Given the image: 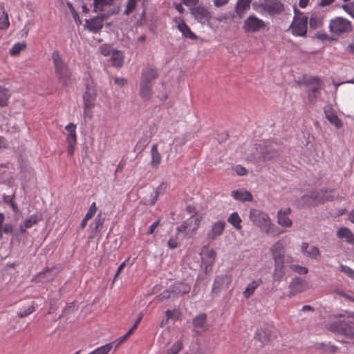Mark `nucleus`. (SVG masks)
<instances>
[{
  "label": "nucleus",
  "mask_w": 354,
  "mask_h": 354,
  "mask_svg": "<svg viewBox=\"0 0 354 354\" xmlns=\"http://www.w3.org/2000/svg\"><path fill=\"white\" fill-rule=\"evenodd\" d=\"M52 59L54 64L55 72L58 76L59 82L64 86H66L69 84L71 75L67 64L58 51L53 53Z\"/></svg>",
  "instance_id": "nucleus-1"
},
{
  "label": "nucleus",
  "mask_w": 354,
  "mask_h": 354,
  "mask_svg": "<svg viewBox=\"0 0 354 354\" xmlns=\"http://www.w3.org/2000/svg\"><path fill=\"white\" fill-rule=\"evenodd\" d=\"M252 8L257 12L270 15H279L284 10V6L280 0H259L252 3Z\"/></svg>",
  "instance_id": "nucleus-2"
},
{
  "label": "nucleus",
  "mask_w": 354,
  "mask_h": 354,
  "mask_svg": "<svg viewBox=\"0 0 354 354\" xmlns=\"http://www.w3.org/2000/svg\"><path fill=\"white\" fill-rule=\"evenodd\" d=\"M250 219L254 225L258 226L261 231L267 234H274V224L266 213L256 209H251Z\"/></svg>",
  "instance_id": "nucleus-3"
},
{
  "label": "nucleus",
  "mask_w": 354,
  "mask_h": 354,
  "mask_svg": "<svg viewBox=\"0 0 354 354\" xmlns=\"http://www.w3.org/2000/svg\"><path fill=\"white\" fill-rule=\"evenodd\" d=\"M295 15L290 26L292 34L295 36L305 37L307 33L308 17L295 9Z\"/></svg>",
  "instance_id": "nucleus-4"
},
{
  "label": "nucleus",
  "mask_w": 354,
  "mask_h": 354,
  "mask_svg": "<svg viewBox=\"0 0 354 354\" xmlns=\"http://www.w3.org/2000/svg\"><path fill=\"white\" fill-rule=\"evenodd\" d=\"M255 149L263 161L277 160L280 157L279 151L273 145L257 144Z\"/></svg>",
  "instance_id": "nucleus-5"
},
{
  "label": "nucleus",
  "mask_w": 354,
  "mask_h": 354,
  "mask_svg": "<svg viewBox=\"0 0 354 354\" xmlns=\"http://www.w3.org/2000/svg\"><path fill=\"white\" fill-rule=\"evenodd\" d=\"M337 196L335 189H319L312 192L309 195L305 196V197L313 200L311 204L317 205L318 203L333 201L337 198Z\"/></svg>",
  "instance_id": "nucleus-6"
},
{
  "label": "nucleus",
  "mask_w": 354,
  "mask_h": 354,
  "mask_svg": "<svg viewBox=\"0 0 354 354\" xmlns=\"http://www.w3.org/2000/svg\"><path fill=\"white\" fill-rule=\"evenodd\" d=\"M329 28L331 32L339 35L351 32L352 25L348 20L343 17H337L330 21Z\"/></svg>",
  "instance_id": "nucleus-7"
},
{
  "label": "nucleus",
  "mask_w": 354,
  "mask_h": 354,
  "mask_svg": "<svg viewBox=\"0 0 354 354\" xmlns=\"http://www.w3.org/2000/svg\"><path fill=\"white\" fill-rule=\"evenodd\" d=\"M265 26L266 24L262 19L255 15H250L244 21L243 28L245 32H255Z\"/></svg>",
  "instance_id": "nucleus-8"
},
{
  "label": "nucleus",
  "mask_w": 354,
  "mask_h": 354,
  "mask_svg": "<svg viewBox=\"0 0 354 354\" xmlns=\"http://www.w3.org/2000/svg\"><path fill=\"white\" fill-rule=\"evenodd\" d=\"M190 11L194 19L202 24L209 21L212 17L211 13L207 8L203 6L194 7L191 8Z\"/></svg>",
  "instance_id": "nucleus-9"
},
{
  "label": "nucleus",
  "mask_w": 354,
  "mask_h": 354,
  "mask_svg": "<svg viewBox=\"0 0 354 354\" xmlns=\"http://www.w3.org/2000/svg\"><path fill=\"white\" fill-rule=\"evenodd\" d=\"M75 125L73 123L68 124L65 129L68 131L67 142L68 149L67 151L70 156H73L75 151V147L77 143V136L75 132Z\"/></svg>",
  "instance_id": "nucleus-10"
},
{
  "label": "nucleus",
  "mask_w": 354,
  "mask_h": 354,
  "mask_svg": "<svg viewBox=\"0 0 354 354\" xmlns=\"http://www.w3.org/2000/svg\"><path fill=\"white\" fill-rule=\"evenodd\" d=\"M97 96L95 86L92 82L86 84V91L84 95V103L86 108H93L94 102Z\"/></svg>",
  "instance_id": "nucleus-11"
},
{
  "label": "nucleus",
  "mask_w": 354,
  "mask_h": 354,
  "mask_svg": "<svg viewBox=\"0 0 354 354\" xmlns=\"http://www.w3.org/2000/svg\"><path fill=\"white\" fill-rule=\"evenodd\" d=\"M231 282L232 276L230 275L224 274L216 277L213 284L212 292H219L221 290L227 288Z\"/></svg>",
  "instance_id": "nucleus-12"
},
{
  "label": "nucleus",
  "mask_w": 354,
  "mask_h": 354,
  "mask_svg": "<svg viewBox=\"0 0 354 354\" xmlns=\"http://www.w3.org/2000/svg\"><path fill=\"white\" fill-rule=\"evenodd\" d=\"M57 276V272L55 269L47 268L44 271L39 272L33 279L32 281L37 283H46L53 280Z\"/></svg>",
  "instance_id": "nucleus-13"
},
{
  "label": "nucleus",
  "mask_w": 354,
  "mask_h": 354,
  "mask_svg": "<svg viewBox=\"0 0 354 354\" xmlns=\"http://www.w3.org/2000/svg\"><path fill=\"white\" fill-rule=\"evenodd\" d=\"M291 213L290 208L288 207L285 209H279L277 212V223L279 225L285 227H290L292 222L289 218Z\"/></svg>",
  "instance_id": "nucleus-14"
},
{
  "label": "nucleus",
  "mask_w": 354,
  "mask_h": 354,
  "mask_svg": "<svg viewBox=\"0 0 354 354\" xmlns=\"http://www.w3.org/2000/svg\"><path fill=\"white\" fill-rule=\"evenodd\" d=\"M307 288L306 283L304 279L300 277H295L292 279L290 284V297L295 295L303 292Z\"/></svg>",
  "instance_id": "nucleus-15"
},
{
  "label": "nucleus",
  "mask_w": 354,
  "mask_h": 354,
  "mask_svg": "<svg viewBox=\"0 0 354 354\" xmlns=\"http://www.w3.org/2000/svg\"><path fill=\"white\" fill-rule=\"evenodd\" d=\"M346 324L345 321H334L328 323L326 328L333 333L344 335Z\"/></svg>",
  "instance_id": "nucleus-16"
},
{
  "label": "nucleus",
  "mask_w": 354,
  "mask_h": 354,
  "mask_svg": "<svg viewBox=\"0 0 354 354\" xmlns=\"http://www.w3.org/2000/svg\"><path fill=\"white\" fill-rule=\"evenodd\" d=\"M225 227L224 221H218L214 223L211 230L207 234V237L209 240H214L217 236L222 234Z\"/></svg>",
  "instance_id": "nucleus-17"
},
{
  "label": "nucleus",
  "mask_w": 354,
  "mask_h": 354,
  "mask_svg": "<svg viewBox=\"0 0 354 354\" xmlns=\"http://www.w3.org/2000/svg\"><path fill=\"white\" fill-rule=\"evenodd\" d=\"M35 310L34 306L29 302H21L17 305V315L19 318H24L31 314Z\"/></svg>",
  "instance_id": "nucleus-18"
},
{
  "label": "nucleus",
  "mask_w": 354,
  "mask_h": 354,
  "mask_svg": "<svg viewBox=\"0 0 354 354\" xmlns=\"http://www.w3.org/2000/svg\"><path fill=\"white\" fill-rule=\"evenodd\" d=\"M41 220V216L37 214L32 215L29 218L26 219L19 225L20 234H23L26 233L27 229L32 227L35 225H37L38 222Z\"/></svg>",
  "instance_id": "nucleus-19"
},
{
  "label": "nucleus",
  "mask_w": 354,
  "mask_h": 354,
  "mask_svg": "<svg viewBox=\"0 0 354 354\" xmlns=\"http://www.w3.org/2000/svg\"><path fill=\"white\" fill-rule=\"evenodd\" d=\"M104 221L105 217L101 212H100L95 218L94 223L93 224L91 237L95 238L98 235L103 227Z\"/></svg>",
  "instance_id": "nucleus-20"
},
{
  "label": "nucleus",
  "mask_w": 354,
  "mask_h": 354,
  "mask_svg": "<svg viewBox=\"0 0 354 354\" xmlns=\"http://www.w3.org/2000/svg\"><path fill=\"white\" fill-rule=\"evenodd\" d=\"M272 253L275 261V265H283L284 252L281 244L279 243H276L272 249Z\"/></svg>",
  "instance_id": "nucleus-21"
},
{
  "label": "nucleus",
  "mask_w": 354,
  "mask_h": 354,
  "mask_svg": "<svg viewBox=\"0 0 354 354\" xmlns=\"http://www.w3.org/2000/svg\"><path fill=\"white\" fill-rule=\"evenodd\" d=\"M252 0H238L236 7V14L240 19L243 18L246 11L250 9Z\"/></svg>",
  "instance_id": "nucleus-22"
},
{
  "label": "nucleus",
  "mask_w": 354,
  "mask_h": 354,
  "mask_svg": "<svg viewBox=\"0 0 354 354\" xmlns=\"http://www.w3.org/2000/svg\"><path fill=\"white\" fill-rule=\"evenodd\" d=\"M104 18V16H100L96 17L90 21H87L86 24L88 28L94 32L100 31L103 27Z\"/></svg>",
  "instance_id": "nucleus-23"
},
{
  "label": "nucleus",
  "mask_w": 354,
  "mask_h": 354,
  "mask_svg": "<svg viewBox=\"0 0 354 354\" xmlns=\"http://www.w3.org/2000/svg\"><path fill=\"white\" fill-rule=\"evenodd\" d=\"M231 195L234 199L242 202L252 201L253 199L252 194L243 189L234 190Z\"/></svg>",
  "instance_id": "nucleus-24"
},
{
  "label": "nucleus",
  "mask_w": 354,
  "mask_h": 354,
  "mask_svg": "<svg viewBox=\"0 0 354 354\" xmlns=\"http://www.w3.org/2000/svg\"><path fill=\"white\" fill-rule=\"evenodd\" d=\"M308 246H309V245L307 243H302V245H301L302 253L310 259H316L320 254L319 248L316 246H312L308 250Z\"/></svg>",
  "instance_id": "nucleus-25"
},
{
  "label": "nucleus",
  "mask_w": 354,
  "mask_h": 354,
  "mask_svg": "<svg viewBox=\"0 0 354 354\" xmlns=\"http://www.w3.org/2000/svg\"><path fill=\"white\" fill-rule=\"evenodd\" d=\"M271 330L268 328H261L257 330L255 339L261 343H266L270 340Z\"/></svg>",
  "instance_id": "nucleus-26"
},
{
  "label": "nucleus",
  "mask_w": 354,
  "mask_h": 354,
  "mask_svg": "<svg viewBox=\"0 0 354 354\" xmlns=\"http://www.w3.org/2000/svg\"><path fill=\"white\" fill-rule=\"evenodd\" d=\"M158 77V73L156 69L154 68H145L143 70L142 74V80L141 82L147 83V84H151V82L157 78Z\"/></svg>",
  "instance_id": "nucleus-27"
},
{
  "label": "nucleus",
  "mask_w": 354,
  "mask_h": 354,
  "mask_svg": "<svg viewBox=\"0 0 354 354\" xmlns=\"http://www.w3.org/2000/svg\"><path fill=\"white\" fill-rule=\"evenodd\" d=\"M140 95L145 100H149L152 95V84L140 82Z\"/></svg>",
  "instance_id": "nucleus-28"
},
{
  "label": "nucleus",
  "mask_w": 354,
  "mask_h": 354,
  "mask_svg": "<svg viewBox=\"0 0 354 354\" xmlns=\"http://www.w3.org/2000/svg\"><path fill=\"white\" fill-rule=\"evenodd\" d=\"M170 287L171 288V292H173L172 299L179 295L188 293L190 290V288L183 283H176Z\"/></svg>",
  "instance_id": "nucleus-29"
},
{
  "label": "nucleus",
  "mask_w": 354,
  "mask_h": 354,
  "mask_svg": "<svg viewBox=\"0 0 354 354\" xmlns=\"http://www.w3.org/2000/svg\"><path fill=\"white\" fill-rule=\"evenodd\" d=\"M178 28L185 37L191 39H197V36L191 30L189 27L185 23L184 21L180 19V21L178 24Z\"/></svg>",
  "instance_id": "nucleus-30"
},
{
  "label": "nucleus",
  "mask_w": 354,
  "mask_h": 354,
  "mask_svg": "<svg viewBox=\"0 0 354 354\" xmlns=\"http://www.w3.org/2000/svg\"><path fill=\"white\" fill-rule=\"evenodd\" d=\"M151 165L153 167H157L161 162V155L158 150V145H153L151 149Z\"/></svg>",
  "instance_id": "nucleus-31"
},
{
  "label": "nucleus",
  "mask_w": 354,
  "mask_h": 354,
  "mask_svg": "<svg viewBox=\"0 0 354 354\" xmlns=\"http://www.w3.org/2000/svg\"><path fill=\"white\" fill-rule=\"evenodd\" d=\"M323 86H324V84L317 85V86L312 87L309 90H308V91H307L308 99L310 103H312V104L315 103L317 98L318 97V96L319 95V92H320L321 89L322 88Z\"/></svg>",
  "instance_id": "nucleus-32"
},
{
  "label": "nucleus",
  "mask_w": 354,
  "mask_h": 354,
  "mask_svg": "<svg viewBox=\"0 0 354 354\" xmlns=\"http://www.w3.org/2000/svg\"><path fill=\"white\" fill-rule=\"evenodd\" d=\"M337 235L339 238H345L346 241L350 244L354 243V235L351 231L346 227L339 229Z\"/></svg>",
  "instance_id": "nucleus-33"
},
{
  "label": "nucleus",
  "mask_w": 354,
  "mask_h": 354,
  "mask_svg": "<svg viewBox=\"0 0 354 354\" xmlns=\"http://www.w3.org/2000/svg\"><path fill=\"white\" fill-rule=\"evenodd\" d=\"M262 283V280L261 279L258 280H255L250 283L246 287L245 291L243 292V296L245 298H249L251 295H253L255 290Z\"/></svg>",
  "instance_id": "nucleus-34"
},
{
  "label": "nucleus",
  "mask_w": 354,
  "mask_h": 354,
  "mask_svg": "<svg viewBox=\"0 0 354 354\" xmlns=\"http://www.w3.org/2000/svg\"><path fill=\"white\" fill-rule=\"evenodd\" d=\"M207 315L205 313H201L197 315L195 318L193 319L192 324L196 328H201L203 330H206L207 327L206 324Z\"/></svg>",
  "instance_id": "nucleus-35"
},
{
  "label": "nucleus",
  "mask_w": 354,
  "mask_h": 354,
  "mask_svg": "<svg viewBox=\"0 0 354 354\" xmlns=\"http://www.w3.org/2000/svg\"><path fill=\"white\" fill-rule=\"evenodd\" d=\"M9 90L2 86H0V106L3 107L8 105V100L10 97Z\"/></svg>",
  "instance_id": "nucleus-36"
},
{
  "label": "nucleus",
  "mask_w": 354,
  "mask_h": 354,
  "mask_svg": "<svg viewBox=\"0 0 354 354\" xmlns=\"http://www.w3.org/2000/svg\"><path fill=\"white\" fill-rule=\"evenodd\" d=\"M139 5H140L142 7L144 6L143 0H129L126 10H124V14L129 15L133 10H135Z\"/></svg>",
  "instance_id": "nucleus-37"
},
{
  "label": "nucleus",
  "mask_w": 354,
  "mask_h": 354,
  "mask_svg": "<svg viewBox=\"0 0 354 354\" xmlns=\"http://www.w3.org/2000/svg\"><path fill=\"white\" fill-rule=\"evenodd\" d=\"M110 59L114 66L120 67L122 65L124 57L120 52L113 51Z\"/></svg>",
  "instance_id": "nucleus-38"
},
{
  "label": "nucleus",
  "mask_w": 354,
  "mask_h": 354,
  "mask_svg": "<svg viewBox=\"0 0 354 354\" xmlns=\"http://www.w3.org/2000/svg\"><path fill=\"white\" fill-rule=\"evenodd\" d=\"M325 114L328 121L334 124L335 127L339 129L342 127V124L338 117L330 111H325Z\"/></svg>",
  "instance_id": "nucleus-39"
},
{
  "label": "nucleus",
  "mask_w": 354,
  "mask_h": 354,
  "mask_svg": "<svg viewBox=\"0 0 354 354\" xmlns=\"http://www.w3.org/2000/svg\"><path fill=\"white\" fill-rule=\"evenodd\" d=\"M167 188V184L165 183H162L157 188L155 192V195L151 198L150 201V205H153L156 203L158 200V196L160 194H162L165 192Z\"/></svg>",
  "instance_id": "nucleus-40"
},
{
  "label": "nucleus",
  "mask_w": 354,
  "mask_h": 354,
  "mask_svg": "<svg viewBox=\"0 0 354 354\" xmlns=\"http://www.w3.org/2000/svg\"><path fill=\"white\" fill-rule=\"evenodd\" d=\"M162 142H167L171 146L174 142L173 138V132L169 130L164 131L162 133V138L160 139Z\"/></svg>",
  "instance_id": "nucleus-41"
},
{
  "label": "nucleus",
  "mask_w": 354,
  "mask_h": 354,
  "mask_svg": "<svg viewBox=\"0 0 354 354\" xmlns=\"http://www.w3.org/2000/svg\"><path fill=\"white\" fill-rule=\"evenodd\" d=\"M3 10V16L0 17V29L5 30L9 27L10 22L8 13L4 10V6H1Z\"/></svg>",
  "instance_id": "nucleus-42"
},
{
  "label": "nucleus",
  "mask_w": 354,
  "mask_h": 354,
  "mask_svg": "<svg viewBox=\"0 0 354 354\" xmlns=\"http://www.w3.org/2000/svg\"><path fill=\"white\" fill-rule=\"evenodd\" d=\"M228 222L230 223L233 226L237 229H241L240 223L241 219L236 212L232 213L227 219Z\"/></svg>",
  "instance_id": "nucleus-43"
},
{
  "label": "nucleus",
  "mask_w": 354,
  "mask_h": 354,
  "mask_svg": "<svg viewBox=\"0 0 354 354\" xmlns=\"http://www.w3.org/2000/svg\"><path fill=\"white\" fill-rule=\"evenodd\" d=\"M26 47V43H17L13 46L10 50V54L12 56H17L19 53L24 50Z\"/></svg>",
  "instance_id": "nucleus-44"
},
{
  "label": "nucleus",
  "mask_w": 354,
  "mask_h": 354,
  "mask_svg": "<svg viewBox=\"0 0 354 354\" xmlns=\"http://www.w3.org/2000/svg\"><path fill=\"white\" fill-rule=\"evenodd\" d=\"M322 25V19L316 15L313 14L311 15L309 21L310 28L316 29Z\"/></svg>",
  "instance_id": "nucleus-45"
},
{
  "label": "nucleus",
  "mask_w": 354,
  "mask_h": 354,
  "mask_svg": "<svg viewBox=\"0 0 354 354\" xmlns=\"http://www.w3.org/2000/svg\"><path fill=\"white\" fill-rule=\"evenodd\" d=\"M304 83L306 86H312L313 87L317 85L323 84L322 81L317 76L304 78Z\"/></svg>",
  "instance_id": "nucleus-46"
},
{
  "label": "nucleus",
  "mask_w": 354,
  "mask_h": 354,
  "mask_svg": "<svg viewBox=\"0 0 354 354\" xmlns=\"http://www.w3.org/2000/svg\"><path fill=\"white\" fill-rule=\"evenodd\" d=\"M283 265H275V268L273 274V278L275 281H280L283 277L285 272L283 269Z\"/></svg>",
  "instance_id": "nucleus-47"
},
{
  "label": "nucleus",
  "mask_w": 354,
  "mask_h": 354,
  "mask_svg": "<svg viewBox=\"0 0 354 354\" xmlns=\"http://www.w3.org/2000/svg\"><path fill=\"white\" fill-rule=\"evenodd\" d=\"M149 140L147 137L141 138L139 141L137 142L135 147L136 151H142L145 149L146 146L148 145Z\"/></svg>",
  "instance_id": "nucleus-48"
},
{
  "label": "nucleus",
  "mask_w": 354,
  "mask_h": 354,
  "mask_svg": "<svg viewBox=\"0 0 354 354\" xmlns=\"http://www.w3.org/2000/svg\"><path fill=\"white\" fill-rule=\"evenodd\" d=\"M344 336L354 339V324L347 322Z\"/></svg>",
  "instance_id": "nucleus-49"
},
{
  "label": "nucleus",
  "mask_w": 354,
  "mask_h": 354,
  "mask_svg": "<svg viewBox=\"0 0 354 354\" xmlns=\"http://www.w3.org/2000/svg\"><path fill=\"white\" fill-rule=\"evenodd\" d=\"M172 296H173V292H171V287H169V289L163 291L161 294H160L157 297V299L160 301H163L166 299L172 298Z\"/></svg>",
  "instance_id": "nucleus-50"
},
{
  "label": "nucleus",
  "mask_w": 354,
  "mask_h": 354,
  "mask_svg": "<svg viewBox=\"0 0 354 354\" xmlns=\"http://www.w3.org/2000/svg\"><path fill=\"white\" fill-rule=\"evenodd\" d=\"M183 342L181 341H178L170 349L167 351V354H177L183 348Z\"/></svg>",
  "instance_id": "nucleus-51"
},
{
  "label": "nucleus",
  "mask_w": 354,
  "mask_h": 354,
  "mask_svg": "<svg viewBox=\"0 0 354 354\" xmlns=\"http://www.w3.org/2000/svg\"><path fill=\"white\" fill-rule=\"evenodd\" d=\"M342 8L354 19V1L351 3L343 5Z\"/></svg>",
  "instance_id": "nucleus-52"
},
{
  "label": "nucleus",
  "mask_w": 354,
  "mask_h": 354,
  "mask_svg": "<svg viewBox=\"0 0 354 354\" xmlns=\"http://www.w3.org/2000/svg\"><path fill=\"white\" fill-rule=\"evenodd\" d=\"M67 6L69 8L70 12H71L73 19H75V21L76 22L80 23V19L79 17V15H78L77 12L75 10V9L74 8L72 3L70 2H67Z\"/></svg>",
  "instance_id": "nucleus-53"
},
{
  "label": "nucleus",
  "mask_w": 354,
  "mask_h": 354,
  "mask_svg": "<svg viewBox=\"0 0 354 354\" xmlns=\"http://www.w3.org/2000/svg\"><path fill=\"white\" fill-rule=\"evenodd\" d=\"M96 212H97V207L95 205V203H93L91 205L89 209L85 216L86 219H91L95 215Z\"/></svg>",
  "instance_id": "nucleus-54"
},
{
  "label": "nucleus",
  "mask_w": 354,
  "mask_h": 354,
  "mask_svg": "<svg viewBox=\"0 0 354 354\" xmlns=\"http://www.w3.org/2000/svg\"><path fill=\"white\" fill-rule=\"evenodd\" d=\"M115 0H94V6L98 8L100 6L111 5Z\"/></svg>",
  "instance_id": "nucleus-55"
},
{
  "label": "nucleus",
  "mask_w": 354,
  "mask_h": 354,
  "mask_svg": "<svg viewBox=\"0 0 354 354\" xmlns=\"http://www.w3.org/2000/svg\"><path fill=\"white\" fill-rule=\"evenodd\" d=\"M294 270L300 274H305L308 272V269L306 267L300 266H293Z\"/></svg>",
  "instance_id": "nucleus-56"
},
{
  "label": "nucleus",
  "mask_w": 354,
  "mask_h": 354,
  "mask_svg": "<svg viewBox=\"0 0 354 354\" xmlns=\"http://www.w3.org/2000/svg\"><path fill=\"white\" fill-rule=\"evenodd\" d=\"M235 171L239 176H244L247 174V169L241 165H237L235 167Z\"/></svg>",
  "instance_id": "nucleus-57"
},
{
  "label": "nucleus",
  "mask_w": 354,
  "mask_h": 354,
  "mask_svg": "<svg viewBox=\"0 0 354 354\" xmlns=\"http://www.w3.org/2000/svg\"><path fill=\"white\" fill-rule=\"evenodd\" d=\"M13 231V227L12 224L6 223L3 226H2V233L4 232L6 234L12 233Z\"/></svg>",
  "instance_id": "nucleus-58"
},
{
  "label": "nucleus",
  "mask_w": 354,
  "mask_h": 354,
  "mask_svg": "<svg viewBox=\"0 0 354 354\" xmlns=\"http://www.w3.org/2000/svg\"><path fill=\"white\" fill-rule=\"evenodd\" d=\"M100 53L104 55V56H107L110 55L111 53V48L109 46L103 45L100 48Z\"/></svg>",
  "instance_id": "nucleus-59"
},
{
  "label": "nucleus",
  "mask_w": 354,
  "mask_h": 354,
  "mask_svg": "<svg viewBox=\"0 0 354 354\" xmlns=\"http://www.w3.org/2000/svg\"><path fill=\"white\" fill-rule=\"evenodd\" d=\"M189 224L187 221L184 222L181 225L178 226L177 228L178 233L184 232L189 227Z\"/></svg>",
  "instance_id": "nucleus-60"
},
{
  "label": "nucleus",
  "mask_w": 354,
  "mask_h": 354,
  "mask_svg": "<svg viewBox=\"0 0 354 354\" xmlns=\"http://www.w3.org/2000/svg\"><path fill=\"white\" fill-rule=\"evenodd\" d=\"M214 4L216 7L219 8L226 5L229 0H213Z\"/></svg>",
  "instance_id": "nucleus-61"
},
{
  "label": "nucleus",
  "mask_w": 354,
  "mask_h": 354,
  "mask_svg": "<svg viewBox=\"0 0 354 354\" xmlns=\"http://www.w3.org/2000/svg\"><path fill=\"white\" fill-rule=\"evenodd\" d=\"M114 82L120 86H124L127 84V80L122 77H115Z\"/></svg>",
  "instance_id": "nucleus-62"
},
{
  "label": "nucleus",
  "mask_w": 354,
  "mask_h": 354,
  "mask_svg": "<svg viewBox=\"0 0 354 354\" xmlns=\"http://www.w3.org/2000/svg\"><path fill=\"white\" fill-rule=\"evenodd\" d=\"M170 249H174L178 247V242L176 239H170L167 243Z\"/></svg>",
  "instance_id": "nucleus-63"
},
{
  "label": "nucleus",
  "mask_w": 354,
  "mask_h": 354,
  "mask_svg": "<svg viewBox=\"0 0 354 354\" xmlns=\"http://www.w3.org/2000/svg\"><path fill=\"white\" fill-rule=\"evenodd\" d=\"M340 268H341V271L347 274L348 277L352 274V272L353 271L351 268L346 266H341Z\"/></svg>",
  "instance_id": "nucleus-64"
}]
</instances>
